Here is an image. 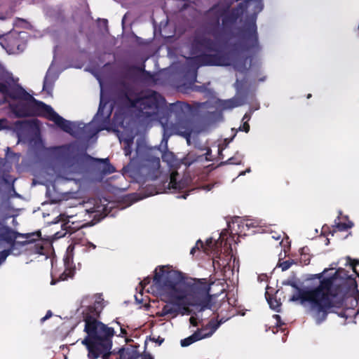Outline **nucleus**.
I'll use <instances>...</instances> for the list:
<instances>
[{"instance_id":"obj_1","label":"nucleus","mask_w":359,"mask_h":359,"mask_svg":"<svg viewBox=\"0 0 359 359\" xmlns=\"http://www.w3.org/2000/svg\"><path fill=\"white\" fill-rule=\"evenodd\" d=\"M262 9V0H247L231 13L223 6H213L207 15L215 30L196 37L194 46L201 54L190 58L189 63L232 66L245 75L258 71L259 60L255 56L262 48L256 20Z\"/></svg>"},{"instance_id":"obj_2","label":"nucleus","mask_w":359,"mask_h":359,"mask_svg":"<svg viewBox=\"0 0 359 359\" xmlns=\"http://www.w3.org/2000/svg\"><path fill=\"white\" fill-rule=\"evenodd\" d=\"M100 86H102L101 83ZM0 93L4 95V100H0V104L8 102L11 110L15 116L24 117L35 114L46 116L62 130L78 138L90 139L98 132L106 129L112 112L111 107H107V103L104 99L101 88L98 111L90 123L67 121L56 113L50 106L35 100L1 65Z\"/></svg>"},{"instance_id":"obj_3","label":"nucleus","mask_w":359,"mask_h":359,"mask_svg":"<svg viewBox=\"0 0 359 359\" xmlns=\"http://www.w3.org/2000/svg\"><path fill=\"white\" fill-rule=\"evenodd\" d=\"M122 103L126 107L135 108L137 116L144 122L159 120L163 129L161 146L165 149L167 148L169 137L173 135L184 137L187 144H191L190 137L195 131V124L187 117L191 111L189 104L177 102L172 105L171 110L177 117L173 123L161 120V114H164L165 100L156 92L149 93L144 96H134L128 90L123 95Z\"/></svg>"},{"instance_id":"obj_4","label":"nucleus","mask_w":359,"mask_h":359,"mask_svg":"<svg viewBox=\"0 0 359 359\" xmlns=\"http://www.w3.org/2000/svg\"><path fill=\"white\" fill-rule=\"evenodd\" d=\"M211 285L205 278L196 279L187 290L182 273L163 266L156 269L153 284L147 291L171 300H183L203 311L213 309L215 295L210 294Z\"/></svg>"},{"instance_id":"obj_5","label":"nucleus","mask_w":359,"mask_h":359,"mask_svg":"<svg viewBox=\"0 0 359 359\" xmlns=\"http://www.w3.org/2000/svg\"><path fill=\"white\" fill-rule=\"evenodd\" d=\"M87 337L82 340L88 351L89 359H136L137 350L128 346L119 351L118 354L110 351L112 346L111 338L114 335L113 328L103 323H88L86 327Z\"/></svg>"},{"instance_id":"obj_6","label":"nucleus","mask_w":359,"mask_h":359,"mask_svg":"<svg viewBox=\"0 0 359 359\" xmlns=\"http://www.w3.org/2000/svg\"><path fill=\"white\" fill-rule=\"evenodd\" d=\"M290 285L296 288L297 292L290 297V301H299L317 324L322 323L329 313L334 312L332 297L335 293L332 290V278L323 279L313 289L300 290L294 283Z\"/></svg>"},{"instance_id":"obj_7","label":"nucleus","mask_w":359,"mask_h":359,"mask_svg":"<svg viewBox=\"0 0 359 359\" xmlns=\"http://www.w3.org/2000/svg\"><path fill=\"white\" fill-rule=\"evenodd\" d=\"M161 144L159 148H151L143 142H137L136 156L130 159L126 169L133 172L139 171L142 175L154 180L158 177L160 169V155L164 162L172 165L175 162V155L172 152L167 151Z\"/></svg>"},{"instance_id":"obj_8","label":"nucleus","mask_w":359,"mask_h":359,"mask_svg":"<svg viewBox=\"0 0 359 359\" xmlns=\"http://www.w3.org/2000/svg\"><path fill=\"white\" fill-rule=\"evenodd\" d=\"M47 157L62 172L76 173L81 168L84 157L90 158L74 142L46 149Z\"/></svg>"},{"instance_id":"obj_9","label":"nucleus","mask_w":359,"mask_h":359,"mask_svg":"<svg viewBox=\"0 0 359 359\" xmlns=\"http://www.w3.org/2000/svg\"><path fill=\"white\" fill-rule=\"evenodd\" d=\"M103 298L101 294H95L93 297L86 296L81 300V313L85 316V327L87 323H97L95 320L104 307ZM86 330V328L84 329ZM86 332V331H85Z\"/></svg>"},{"instance_id":"obj_10","label":"nucleus","mask_w":359,"mask_h":359,"mask_svg":"<svg viewBox=\"0 0 359 359\" xmlns=\"http://www.w3.org/2000/svg\"><path fill=\"white\" fill-rule=\"evenodd\" d=\"M18 237V233L0 224V265L11 252L10 247Z\"/></svg>"},{"instance_id":"obj_11","label":"nucleus","mask_w":359,"mask_h":359,"mask_svg":"<svg viewBox=\"0 0 359 359\" xmlns=\"http://www.w3.org/2000/svg\"><path fill=\"white\" fill-rule=\"evenodd\" d=\"M220 323L210 321L206 327L198 330L187 338L182 339L180 344L182 347H187L191 344L207 337H210L219 327Z\"/></svg>"},{"instance_id":"obj_12","label":"nucleus","mask_w":359,"mask_h":359,"mask_svg":"<svg viewBox=\"0 0 359 359\" xmlns=\"http://www.w3.org/2000/svg\"><path fill=\"white\" fill-rule=\"evenodd\" d=\"M179 174L177 172H172L170 176L169 188L175 190H181L186 189L185 191H191L194 189H203L205 191H210L213 187L212 184H207L201 187L189 188V180L184 178L180 181L178 180Z\"/></svg>"},{"instance_id":"obj_13","label":"nucleus","mask_w":359,"mask_h":359,"mask_svg":"<svg viewBox=\"0 0 359 359\" xmlns=\"http://www.w3.org/2000/svg\"><path fill=\"white\" fill-rule=\"evenodd\" d=\"M259 225L257 220L252 219H241L240 217L235 218L232 222L228 224L229 228L231 232L234 231L235 233H242L245 231V229L256 227Z\"/></svg>"},{"instance_id":"obj_14","label":"nucleus","mask_w":359,"mask_h":359,"mask_svg":"<svg viewBox=\"0 0 359 359\" xmlns=\"http://www.w3.org/2000/svg\"><path fill=\"white\" fill-rule=\"evenodd\" d=\"M222 233H220V236L217 241L213 243L212 238H209L206 241L205 244H204L201 240H198L196 244V246L192 248L191 250V254H194L196 249H199L200 248L203 249V251L209 254L212 251H215L217 248H218L219 245L222 244Z\"/></svg>"},{"instance_id":"obj_15","label":"nucleus","mask_w":359,"mask_h":359,"mask_svg":"<svg viewBox=\"0 0 359 359\" xmlns=\"http://www.w3.org/2000/svg\"><path fill=\"white\" fill-rule=\"evenodd\" d=\"M27 36V34L25 32H12L9 36L10 43L18 51L22 52L25 48Z\"/></svg>"},{"instance_id":"obj_16","label":"nucleus","mask_w":359,"mask_h":359,"mask_svg":"<svg viewBox=\"0 0 359 359\" xmlns=\"http://www.w3.org/2000/svg\"><path fill=\"white\" fill-rule=\"evenodd\" d=\"M180 305L174 302H168L162 308L161 311L157 313L161 317L175 318L180 313Z\"/></svg>"},{"instance_id":"obj_17","label":"nucleus","mask_w":359,"mask_h":359,"mask_svg":"<svg viewBox=\"0 0 359 359\" xmlns=\"http://www.w3.org/2000/svg\"><path fill=\"white\" fill-rule=\"evenodd\" d=\"M74 245H70L67 249V256L65 258V265L66 266L65 271L60 276L59 280H66L69 278H72L74 276V271L70 269V263L72 262V252L74 249Z\"/></svg>"},{"instance_id":"obj_18","label":"nucleus","mask_w":359,"mask_h":359,"mask_svg":"<svg viewBox=\"0 0 359 359\" xmlns=\"http://www.w3.org/2000/svg\"><path fill=\"white\" fill-rule=\"evenodd\" d=\"M57 76L52 74L51 67L48 70L43 81V90L50 95L53 90V83L56 80Z\"/></svg>"},{"instance_id":"obj_19","label":"nucleus","mask_w":359,"mask_h":359,"mask_svg":"<svg viewBox=\"0 0 359 359\" xmlns=\"http://www.w3.org/2000/svg\"><path fill=\"white\" fill-rule=\"evenodd\" d=\"M231 259V257H227V259L221 258L220 256L213 258L212 264L215 269H221L223 270L224 276L227 272V270H230L229 262Z\"/></svg>"},{"instance_id":"obj_20","label":"nucleus","mask_w":359,"mask_h":359,"mask_svg":"<svg viewBox=\"0 0 359 359\" xmlns=\"http://www.w3.org/2000/svg\"><path fill=\"white\" fill-rule=\"evenodd\" d=\"M96 162H98L99 169L104 174H110L115 171L114 168L109 163L108 158H93Z\"/></svg>"},{"instance_id":"obj_21","label":"nucleus","mask_w":359,"mask_h":359,"mask_svg":"<svg viewBox=\"0 0 359 359\" xmlns=\"http://www.w3.org/2000/svg\"><path fill=\"white\" fill-rule=\"evenodd\" d=\"M245 97H235L231 100L225 101L223 104L224 109H232L236 107L241 106L245 104Z\"/></svg>"},{"instance_id":"obj_22","label":"nucleus","mask_w":359,"mask_h":359,"mask_svg":"<svg viewBox=\"0 0 359 359\" xmlns=\"http://www.w3.org/2000/svg\"><path fill=\"white\" fill-rule=\"evenodd\" d=\"M40 236H41L40 232L38 231L36 233H33L27 236V240L25 242H27V243H32V242H35V241L39 242L35 245L36 247L40 246V249L37 250V252L39 254H42L43 248L41 246V241L39 240Z\"/></svg>"},{"instance_id":"obj_23","label":"nucleus","mask_w":359,"mask_h":359,"mask_svg":"<svg viewBox=\"0 0 359 359\" xmlns=\"http://www.w3.org/2000/svg\"><path fill=\"white\" fill-rule=\"evenodd\" d=\"M120 142L123 144V150L126 156H130L132 153V145L133 143V138H120Z\"/></svg>"},{"instance_id":"obj_24","label":"nucleus","mask_w":359,"mask_h":359,"mask_svg":"<svg viewBox=\"0 0 359 359\" xmlns=\"http://www.w3.org/2000/svg\"><path fill=\"white\" fill-rule=\"evenodd\" d=\"M335 224L339 231H345L348 229L351 228L353 225V224L350 221H348V222H335Z\"/></svg>"},{"instance_id":"obj_25","label":"nucleus","mask_w":359,"mask_h":359,"mask_svg":"<svg viewBox=\"0 0 359 359\" xmlns=\"http://www.w3.org/2000/svg\"><path fill=\"white\" fill-rule=\"evenodd\" d=\"M268 301V303L270 306V307L273 309L274 311H280V302L279 301H278L277 299H273V298H269L267 299Z\"/></svg>"},{"instance_id":"obj_26","label":"nucleus","mask_w":359,"mask_h":359,"mask_svg":"<svg viewBox=\"0 0 359 359\" xmlns=\"http://www.w3.org/2000/svg\"><path fill=\"white\" fill-rule=\"evenodd\" d=\"M243 156L238 154H236V156H234L232 158H230L227 160L226 163L229 164H240L242 161Z\"/></svg>"},{"instance_id":"obj_27","label":"nucleus","mask_w":359,"mask_h":359,"mask_svg":"<svg viewBox=\"0 0 359 359\" xmlns=\"http://www.w3.org/2000/svg\"><path fill=\"white\" fill-rule=\"evenodd\" d=\"M82 246L83 247V251L85 252H90L92 250H95L96 248V245L88 241H83L82 242Z\"/></svg>"},{"instance_id":"obj_28","label":"nucleus","mask_w":359,"mask_h":359,"mask_svg":"<svg viewBox=\"0 0 359 359\" xmlns=\"http://www.w3.org/2000/svg\"><path fill=\"white\" fill-rule=\"evenodd\" d=\"M292 266V262L290 261H285L280 264V267H281L282 271H286L290 268Z\"/></svg>"},{"instance_id":"obj_29","label":"nucleus","mask_w":359,"mask_h":359,"mask_svg":"<svg viewBox=\"0 0 359 359\" xmlns=\"http://www.w3.org/2000/svg\"><path fill=\"white\" fill-rule=\"evenodd\" d=\"M136 359H154L153 357L149 353L140 354L138 351L137 352Z\"/></svg>"},{"instance_id":"obj_30","label":"nucleus","mask_w":359,"mask_h":359,"mask_svg":"<svg viewBox=\"0 0 359 359\" xmlns=\"http://www.w3.org/2000/svg\"><path fill=\"white\" fill-rule=\"evenodd\" d=\"M180 313H181L182 315H189L191 313V311L186 306H184L182 307L180 306Z\"/></svg>"},{"instance_id":"obj_31","label":"nucleus","mask_w":359,"mask_h":359,"mask_svg":"<svg viewBox=\"0 0 359 359\" xmlns=\"http://www.w3.org/2000/svg\"><path fill=\"white\" fill-rule=\"evenodd\" d=\"M149 283H150V279L149 278H144L142 281H141L140 282L141 290H144Z\"/></svg>"},{"instance_id":"obj_32","label":"nucleus","mask_w":359,"mask_h":359,"mask_svg":"<svg viewBox=\"0 0 359 359\" xmlns=\"http://www.w3.org/2000/svg\"><path fill=\"white\" fill-rule=\"evenodd\" d=\"M239 130H243V131H245V133H248V132H249V130H250V126H249V124L248 123V122H247V121H245V122L243 123V127H240V128H239Z\"/></svg>"},{"instance_id":"obj_33","label":"nucleus","mask_w":359,"mask_h":359,"mask_svg":"<svg viewBox=\"0 0 359 359\" xmlns=\"http://www.w3.org/2000/svg\"><path fill=\"white\" fill-rule=\"evenodd\" d=\"M8 127V121L5 118L0 119V130Z\"/></svg>"},{"instance_id":"obj_34","label":"nucleus","mask_w":359,"mask_h":359,"mask_svg":"<svg viewBox=\"0 0 359 359\" xmlns=\"http://www.w3.org/2000/svg\"><path fill=\"white\" fill-rule=\"evenodd\" d=\"M273 318L276 320L277 326H280L282 323H280V316L278 315H273Z\"/></svg>"},{"instance_id":"obj_35","label":"nucleus","mask_w":359,"mask_h":359,"mask_svg":"<svg viewBox=\"0 0 359 359\" xmlns=\"http://www.w3.org/2000/svg\"><path fill=\"white\" fill-rule=\"evenodd\" d=\"M235 86L237 89H239L243 86V81H240L238 78H237Z\"/></svg>"},{"instance_id":"obj_36","label":"nucleus","mask_w":359,"mask_h":359,"mask_svg":"<svg viewBox=\"0 0 359 359\" xmlns=\"http://www.w3.org/2000/svg\"><path fill=\"white\" fill-rule=\"evenodd\" d=\"M250 118H251V114H248V113H246V114L244 115L243 118V121L244 122H245V121L248 122V121H249V120L250 119Z\"/></svg>"},{"instance_id":"obj_37","label":"nucleus","mask_w":359,"mask_h":359,"mask_svg":"<svg viewBox=\"0 0 359 359\" xmlns=\"http://www.w3.org/2000/svg\"><path fill=\"white\" fill-rule=\"evenodd\" d=\"M52 316V312L50 311H48L46 313V315L41 318V321H45L48 318H49Z\"/></svg>"},{"instance_id":"obj_38","label":"nucleus","mask_w":359,"mask_h":359,"mask_svg":"<svg viewBox=\"0 0 359 359\" xmlns=\"http://www.w3.org/2000/svg\"><path fill=\"white\" fill-rule=\"evenodd\" d=\"M190 323L191 325H193L194 326H196L197 325V321H196V319L194 318V317H191L190 319Z\"/></svg>"},{"instance_id":"obj_39","label":"nucleus","mask_w":359,"mask_h":359,"mask_svg":"<svg viewBox=\"0 0 359 359\" xmlns=\"http://www.w3.org/2000/svg\"><path fill=\"white\" fill-rule=\"evenodd\" d=\"M250 172V168H248L246 170L241 172L240 173V175H245V173Z\"/></svg>"},{"instance_id":"obj_40","label":"nucleus","mask_w":359,"mask_h":359,"mask_svg":"<svg viewBox=\"0 0 359 359\" xmlns=\"http://www.w3.org/2000/svg\"><path fill=\"white\" fill-rule=\"evenodd\" d=\"M121 335H122V336H123V335L126 334V329L121 327Z\"/></svg>"},{"instance_id":"obj_41","label":"nucleus","mask_w":359,"mask_h":359,"mask_svg":"<svg viewBox=\"0 0 359 359\" xmlns=\"http://www.w3.org/2000/svg\"><path fill=\"white\" fill-rule=\"evenodd\" d=\"M351 265L353 266V269L354 272H355L358 274V276H359V273H358V272L356 271V269H355V264L351 263Z\"/></svg>"},{"instance_id":"obj_42","label":"nucleus","mask_w":359,"mask_h":359,"mask_svg":"<svg viewBox=\"0 0 359 359\" xmlns=\"http://www.w3.org/2000/svg\"><path fill=\"white\" fill-rule=\"evenodd\" d=\"M56 282H57V281L55 280V278H53V279H52V280H51L50 284H51V285H55V284L56 283Z\"/></svg>"},{"instance_id":"obj_43","label":"nucleus","mask_w":359,"mask_h":359,"mask_svg":"<svg viewBox=\"0 0 359 359\" xmlns=\"http://www.w3.org/2000/svg\"><path fill=\"white\" fill-rule=\"evenodd\" d=\"M321 276H322V275H321L320 273V274L316 275V276H318V278H321Z\"/></svg>"},{"instance_id":"obj_44","label":"nucleus","mask_w":359,"mask_h":359,"mask_svg":"<svg viewBox=\"0 0 359 359\" xmlns=\"http://www.w3.org/2000/svg\"><path fill=\"white\" fill-rule=\"evenodd\" d=\"M178 197H179V198H180V197H182V198H186V196H185V195H182V196H178Z\"/></svg>"},{"instance_id":"obj_45","label":"nucleus","mask_w":359,"mask_h":359,"mask_svg":"<svg viewBox=\"0 0 359 359\" xmlns=\"http://www.w3.org/2000/svg\"><path fill=\"white\" fill-rule=\"evenodd\" d=\"M311 97V94H309V95H307V98H310Z\"/></svg>"},{"instance_id":"obj_46","label":"nucleus","mask_w":359,"mask_h":359,"mask_svg":"<svg viewBox=\"0 0 359 359\" xmlns=\"http://www.w3.org/2000/svg\"><path fill=\"white\" fill-rule=\"evenodd\" d=\"M259 81H264V78L260 79Z\"/></svg>"},{"instance_id":"obj_47","label":"nucleus","mask_w":359,"mask_h":359,"mask_svg":"<svg viewBox=\"0 0 359 359\" xmlns=\"http://www.w3.org/2000/svg\"><path fill=\"white\" fill-rule=\"evenodd\" d=\"M339 316H340L341 317H344V316L342 313H340V314H339Z\"/></svg>"},{"instance_id":"obj_48","label":"nucleus","mask_w":359,"mask_h":359,"mask_svg":"<svg viewBox=\"0 0 359 359\" xmlns=\"http://www.w3.org/2000/svg\"><path fill=\"white\" fill-rule=\"evenodd\" d=\"M279 238H280V237H276L275 239L278 240Z\"/></svg>"}]
</instances>
